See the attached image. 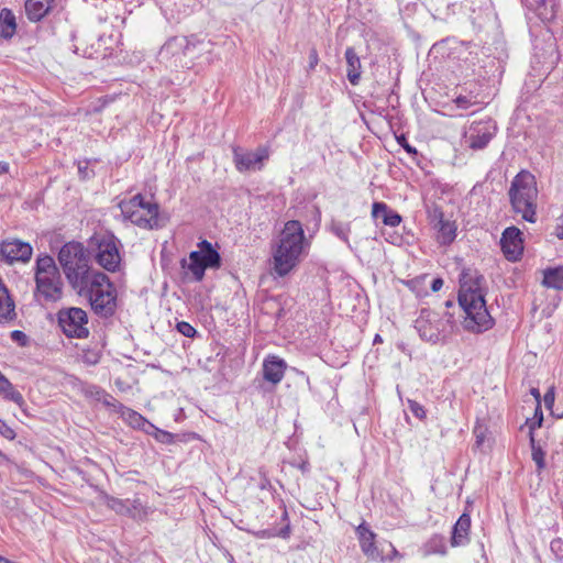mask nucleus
<instances>
[{"label":"nucleus","mask_w":563,"mask_h":563,"mask_svg":"<svg viewBox=\"0 0 563 563\" xmlns=\"http://www.w3.org/2000/svg\"><path fill=\"white\" fill-rule=\"evenodd\" d=\"M484 276L477 272L464 271L460 277L459 303L465 313L463 325L475 333L494 325L484 298Z\"/></svg>","instance_id":"nucleus-1"},{"label":"nucleus","mask_w":563,"mask_h":563,"mask_svg":"<svg viewBox=\"0 0 563 563\" xmlns=\"http://www.w3.org/2000/svg\"><path fill=\"white\" fill-rule=\"evenodd\" d=\"M305 249V232L297 220L285 223L273 246V272L278 277L287 276L300 262Z\"/></svg>","instance_id":"nucleus-2"},{"label":"nucleus","mask_w":563,"mask_h":563,"mask_svg":"<svg viewBox=\"0 0 563 563\" xmlns=\"http://www.w3.org/2000/svg\"><path fill=\"white\" fill-rule=\"evenodd\" d=\"M539 189L537 179L529 170L522 169L512 179L508 197L511 210L523 221L536 223Z\"/></svg>","instance_id":"nucleus-3"},{"label":"nucleus","mask_w":563,"mask_h":563,"mask_svg":"<svg viewBox=\"0 0 563 563\" xmlns=\"http://www.w3.org/2000/svg\"><path fill=\"white\" fill-rule=\"evenodd\" d=\"M58 264L71 289H82V286L95 273L99 271L90 266V256L79 242L64 244L57 255Z\"/></svg>","instance_id":"nucleus-4"},{"label":"nucleus","mask_w":563,"mask_h":563,"mask_svg":"<svg viewBox=\"0 0 563 563\" xmlns=\"http://www.w3.org/2000/svg\"><path fill=\"white\" fill-rule=\"evenodd\" d=\"M82 286L75 292L88 299L91 309L99 317H111L117 309V290L109 277L102 273H95Z\"/></svg>","instance_id":"nucleus-5"},{"label":"nucleus","mask_w":563,"mask_h":563,"mask_svg":"<svg viewBox=\"0 0 563 563\" xmlns=\"http://www.w3.org/2000/svg\"><path fill=\"white\" fill-rule=\"evenodd\" d=\"M35 296L55 302L63 296V280L51 255H40L35 263Z\"/></svg>","instance_id":"nucleus-6"},{"label":"nucleus","mask_w":563,"mask_h":563,"mask_svg":"<svg viewBox=\"0 0 563 563\" xmlns=\"http://www.w3.org/2000/svg\"><path fill=\"white\" fill-rule=\"evenodd\" d=\"M119 208L125 220L131 221L133 224L142 229L158 228V205L155 202L145 201L141 194L133 196L130 199L121 200Z\"/></svg>","instance_id":"nucleus-7"},{"label":"nucleus","mask_w":563,"mask_h":563,"mask_svg":"<svg viewBox=\"0 0 563 563\" xmlns=\"http://www.w3.org/2000/svg\"><path fill=\"white\" fill-rule=\"evenodd\" d=\"M415 328L423 341L437 344L445 340L452 329L451 317H442L430 309H421Z\"/></svg>","instance_id":"nucleus-8"},{"label":"nucleus","mask_w":563,"mask_h":563,"mask_svg":"<svg viewBox=\"0 0 563 563\" xmlns=\"http://www.w3.org/2000/svg\"><path fill=\"white\" fill-rule=\"evenodd\" d=\"M198 246L200 250L190 252L189 261L183 258L180 264L183 268L188 269L194 275L197 282H200L207 268H219L221 266V256L207 240H202Z\"/></svg>","instance_id":"nucleus-9"},{"label":"nucleus","mask_w":563,"mask_h":563,"mask_svg":"<svg viewBox=\"0 0 563 563\" xmlns=\"http://www.w3.org/2000/svg\"><path fill=\"white\" fill-rule=\"evenodd\" d=\"M57 322L67 338L87 339L89 336L88 314L81 308H62L57 312Z\"/></svg>","instance_id":"nucleus-10"},{"label":"nucleus","mask_w":563,"mask_h":563,"mask_svg":"<svg viewBox=\"0 0 563 563\" xmlns=\"http://www.w3.org/2000/svg\"><path fill=\"white\" fill-rule=\"evenodd\" d=\"M198 46H205V43L196 36H174L162 46L159 57L162 60L175 58V62L183 63V57L198 56Z\"/></svg>","instance_id":"nucleus-11"},{"label":"nucleus","mask_w":563,"mask_h":563,"mask_svg":"<svg viewBox=\"0 0 563 563\" xmlns=\"http://www.w3.org/2000/svg\"><path fill=\"white\" fill-rule=\"evenodd\" d=\"M119 241L113 235H104L97 240L95 250L96 262L108 272H117L121 265Z\"/></svg>","instance_id":"nucleus-12"},{"label":"nucleus","mask_w":563,"mask_h":563,"mask_svg":"<svg viewBox=\"0 0 563 563\" xmlns=\"http://www.w3.org/2000/svg\"><path fill=\"white\" fill-rule=\"evenodd\" d=\"M32 254L31 244L19 239H8L0 244V258L10 265L15 262L27 263Z\"/></svg>","instance_id":"nucleus-13"},{"label":"nucleus","mask_w":563,"mask_h":563,"mask_svg":"<svg viewBox=\"0 0 563 563\" xmlns=\"http://www.w3.org/2000/svg\"><path fill=\"white\" fill-rule=\"evenodd\" d=\"M500 245L508 261H519L523 253V239L520 229L514 225L506 228L501 234Z\"/></svg>","instance_id":"nucleus-14"},{"label":"nucleus","mask_w":563,"mask_h":563,"mask_svg":"<svg viewBox=\"0 0 563 563\" xmlns=\"http://www.w3.org/2000/svg\"><path fill=\"white\" fill-rule=\"evenodd\" d=\"M233 154L235 167L239 172L260 169L263 161L268 158V151L264 147H260L255 152H242L235 148Z\"/></svg>","instance_id":"nucleus-15"},{"label":"nucleus","mask_w":563,"mask_h":563,"mask_svg":"<svg viewBox=\"0 0 563 563\" xmlns=\"http://www.w3.org/2000/svg\"><path fill=\"white\" fill-rule=\"evenodd\" d=\"M495 126L490 122L473 123L470 128L468 142L473 150H483L490 142Z\"/></svg>","instance_id":"nucleus-16"},{"label":"nucleus","mask_w":563,"mask_h":563,"mask_svg":"<svg viewBox=\"0 0 563 563\" xmlns=\"http://www.w3.org/2000/svg\"><path fill=\"white\" fill-rule=\"evenodd\" d=\"M360 547L363 553L371 560H384L375 544L376 534L363 522L356 528Z\"/></svg>","instance_id":"nucleus-17"},{"label":"nucleus","mask_w":563,"mask_h":563,"mask_svg":"<svg viewBox=\"0 0 563 563\" xmlns=\"http://www.w3.org/2000/svg\"><path fill=\"white\" fill-rule=\"evenodd\" d=\"M285 369L286 363L284 360L277 356H269L263 363L264 379L272 384H278L284 377Z\"/></svg>","instance_id":"nucleus-18"},{"label":"nucleus","mask_w":563,"mask_h":563,"mask_svg":"<svg viewBox=\"0 0 563 563\" xmlns=\"http://www.w3.org/2000/svg\"><path fill=\"white\" fill-rule=\"evenodd\" d=\"M434 219H439L435 225L438 229L439 243L446 245L453 242L456 236V227L454 222L444 220L443 213L438 209L434 210Z\"/></svg>","instance_id":"nucleus-19"},{"label":"nucleus","mask_w":563,"mask_h":563,"mask_svg":"<svg viewBox=\"0 0 563 563\" xmlns=\"http://www.w3.org/2000/svg\"><path fill=\"white\" fill-rule=\"evenodd\" d=\"M471 528V517L467 514L461 515V517L455 522L452 537L451 544L452 547H461L465 545L468 542V532Z\"/></svg>","instance_id":"nucleus-20"},{"label":"nucleus","mask_w":563,"mask_h":563,"mask_svg":"<svg viewBox=\"0 0 563 563\" xmlns=\"http://www.w3.org/2000/svg\"><path fill=\"white\" fill-rule=\"evenodd\" d=\"M55 0H26L25 13L32 22L41 21L52 9Z\"/></svg>","instance_id":"nucleus-21"},{"label":"nucleus","mask_w":563,"mask_h":563,"mask_svg":"<svg viewBox=\"0 0 563 563\" xmlns=\"http://www.w3.org/2000/svg\"><path fill=\"white\" fill-rule=\"evenodd\" d=\"M16 317L15 305L9 291L0 279V322L7 323Z\"/></svg>","instance_id":"nucleus-22"},{"label":"nucleus","mask_w":563,"mask_h":563,"mask_svg":"<svg viewBox=\"0 0 563 563\" xmlns=\"http://www.w3.org/2000/svg\"><path fill=\"white\" fill-rule=\"evenodd\" d=\"M345 59H346V76L349 81L356 86L361 79V60L358 55L356 54L353 47H347L345 51Z\"/></svg>","instance_id":"nucleus-23"},{"label":"nucleus","mask_w":563,"mask_h":563,"mask_svg":"<svg viewBox=\"0 0 563 563\" xmlns=\"http://www.w3.org/2000/svg\"><path fill=\"white\" fill-rule=\"evenodd\" d=\"M542 420H543V417H542V412L540 411L538 420L536 422H532L529 426V429H530V445H531V451H532V460L537 464L538 471H541V470H543L545 467V461H544L545 453L541 449V446L536 443V440H534V437H533V430L536 428L541 427Z\"/></svg>","instance_id":"nucleus-24"},{"label":"nucleus","mask_w":563,"mask_h":563,"mask_svg":"<svg viewBox=\"0 0 563 563\" xmlns=\"http://www.w3.org/2000/svg\"><path fill=\"white\" fill-rule=\"evenodd\" d=\"M16 31V21L13 12L3 8L0 10V35L3 38H11L15 34Z\"/></svg>","instance_id":"nucleus-25"},{"label":"nucleus","mask_w":563,"mask_h":563,"mask_svg":"<svg viewBox=\"0 0 563 563\" xmlns=\"http://www.w3.org/2000/svg\"><path fill=\"white\" fill-rule=\"evenodd\" d=\"M380 211H384L383 223L389 227H397L401 222V217L388 208L384 202H374L372 207V216L374 218L380 217Z\"/></svg>","instance_id":"nucleus-26"},{"label":"nucleus","mask_w":563,"mask_h":563,"mask_svg":"<svg viewBox=\"0 0 563 563\" xmlns=\"http://www.w3.org/2000/svg\"><path fill=\"white\" fill-rule=\"evenodd\" d=\"M542 285L547 288L563 290V266L545 268Z\"/></svg>","instance_id":"nucleus-27"},{"label":"nucleus","mask_w":563,"mask_h":563,"mask_svg":"<svg viewBox=\"0 0 563 563\" xmlns=\"http://www.w3.org/2000/svg\"><path fill=\"white\" fill-rule=\"evenodd\" d=\"M0 397L5 400L12 401L20 407L24 404V398L21 395V393L18 391L13 387V385L10 383V380L4 375H2L1 372H0Z\"/></svg>","instance_id":"nucleus-28"},{"label":"nucleus","mask_w":563,"mask_h":563,"mask_svg":"<svg viewBox=\"0 0 563 563\" xmlns=\"http://www.w3.org/2000/svg\"><path fill=\"white\" fill-rule=\"evenodd\" d=\"M102 499L103 504L111 510L115 511L118 515L135 518V512L132 511V508L130 507V499H119L107 494L102 497Z\"/></svg>","instance_id":"nucleus-29"},{"label":"nucleus","mask_w":563,"mask_h":563,"mask_svg":"<svg viewBox=\"0 0 563 563\" xmlns=\"http://www.w3.org/2000/svg\"><path fill=\"white\" fill-rule=\"evenodd\" d=\"M118 412H120L122 418L133 428H143L147 422L139 412L123 406L122 404H118Z\"/></svg>","instance_id":"nucleus-30"},{"label":"nucleus","mask_w":563,"mask_h":563,"mask_svg":"<svg viewBox=\"0 0 563 563\" xmlns=\"http://www.w3.org/2000/svg\"><path fill=\"white\" fill-rule=\"evenodd\" d=\"M331 231L343 242L349 243V233L351 232L350 223L333 221L331 223Z\"/></svg>","instance_id":"nucleus-31"},{"label":"nucleus","mask_w":563,"mask_h":563,"mask_svg":"<svg viewBox=\"0 0 563 563\" xmlns=\"http://www.w3.org/2000/svg\"><path fill=\"white\" fill-rule=\"evenodd\" d=\"M95 396L98 401H101L107 407H113L118 411V404L120 402L113 396L99 388L96 389Z\"/></svg>","instance_id":"nucleus-32"},{"label":"nucleus","mask_w":563,"mask_h":563,"mask_svg":"<svg viewBox=\"0 0 563 563\" xmlns=\"http://www.w3.org/2000/svg\"><path fill=\"white\" fill-rule=\"evenodd\" d=\"M428 553H438L444 555L446 553V545L441 537H433L428 543Z\"/></svg>","instance_id":"nucleus-33"},{"label":"nucleus","mask_w":563,"mask_h":563,"mask_svg":"<svg viewBox=\"0 0 563 563\" xmlns=\"http://www.w3.org/2000/svg\"><path fill=\"white\" fill-rule=\"evenodd\" d=\"M552 553L555 555L558 563H563V541L561 539L552 540L550 544Z\"/></svg>","instance_id":"nucleus-34"},{"label":"nucleus","mask_w":563,"mask_h":563,"mask_svg":"<svg viewBox=\"0 0 563 563\" xmlns=\"http://www.w3.org/2000/svg\"><path fill=\"white\" fill-rule=\"evenodd\" d=\"M408 408H409V410L411 411V413L415 417H417V418H419L421 420L426 418V410H424L423 406H421L416 400L409 399L408 400Z\"/></svg>","instance_id":"nucleus-35"},{"label":"nucleus","mask_w":563,"mask_h":563,"mask_svg":"<svg viewBox=\"0 0 563 563\" xmlns=\"http://www.w3.org/2000/svg\"><path fill=\"white\" fill-rule=\"evenodd\" d=\"M178 331L187 338H192L196 334V329L188 322L181 321L177 324Z\"/></svg>","instance_id":"nucleus-36"},{"label":"nucleus","mask_w":563,"mask_h":563,"mask_svg":"<svg viewBox=\"0 0 563 563\" xmlns=\"http://www.w3.org/2000/svg\"><path fill=\"white\" fill-rule=\"evenodd\" d=\"M0 434L9 440H13L15 438L14 430L1 419H0Z\"/></svg>","instance_id":"nucleus-37"},{"label":"nucleus","mask_w":563,"mask_h":563,"mask_svg":"<svg viewBox=\"0 0 563 563\" xmlns=\"http://www.w3.org/2000/svg\"><path fill=\"white\" fill-rule=\"evenodd\" d=\"M130 507L132 508V511L135 512V518L143 515H146L145 507L140 501V499H133L130 500Z\"/></svg>","instance_id":"nucleus-38"},{"label":"nucleus","mask_w":563,"mask_h":563,"mask_svg":"<svg viewBox=\"0 0 563 563\" xmlns=\"http://www.w3.org/2000/svg\"><path fill=\"white\" fill-rule=\"evenodd\" d=\"M554 400H555V394H554V388L552 387L545 393L543 401H544L545 407L550 409V408H552Z\"/></svg>","instance_id":"nucleus-39"},{"label":"nucleus","mask_w":563,"mask_h":563,"mask_svg":"<svg viewBox=\"0 0 563 563\" xmlns=\"http://www.w3.org/2000/svg\"><path fill=\"white\" fill-rule=\"evenodd\" d=\"M455 103L459 108H462V109H467L472 104L471 100L465 96L457 97L455 99Z\"/></svg>","instance_id":"nucleus-40"},{"label":"nucleus","mask_w":563,"mask_h":563,"mask_svg":"<svg viewBox=\"0 0 563 563\" xmlns=\"http://www.w3.org/2000/svg\"><path fill=\"white\" fill-rule=\"evenodd\" d=\"M398 140V143L404 147V150L409 153V154H416L417 151L415 147H412L411 145H409L407 142H406V137L404 135H401L400 137L397 139Z\"/></svg>","instance_id":"nucleus-41"},{"label":"nucleus","mask_w":563,"mask_h":563,"mask_svg":"<svg viewBox=\"0 0 563 563\" xmlns=\"http://www.w3.org/2000/svg\"><path fill=\"white\" fill-rule=\"evenodd\" d=\"M85 362L90 365H95L99 362V356L97 353L88 352L85 354Z\"/></svg>","instance_id":"nucleus-42"},{"label":"nucleus","mask_w":563,"mask_h":563,"mask_svg":"<svg viewBox=\"0 0 563 563\" xmlns=\"http://www.w3.org/2000/svg\"><path fill=\"white\" fill-rule=\"evenodd\" d=\"M319 62L318 53L312 48L309 53V67L314 68Z\"/></svg>","instance_id":"nucleus-43"},{"label":"nucleus","mask_w":563,"mask_h":563,"mask_svg":"<svg viewBox=\"0 0 563 563\" xmlns=\"http://www.w3.org/2000/svg\"><path fill=\"white\" fill-rule=\"evenodd\" d=\"M157 439L164 443H169L173 440V434L167 431H159Z\"/></svg>","instance_id":"nucleus-44"},{"label":"nucleus","mask_w":563,"mask_h":563,"mask_svg":"<svg viewBox=\"0 0 563 563\" xmlns=\"http://www.w3.org/2000/svg\"><path fill=\"white\" fill-rule=\"evenodd\" d=\"M443 286V280L441 278H434L431 284L432 291H439Z\"/></svg>","instance_id":"nucleus-45"},{"label":"nucleus","mask_w":563,"mask_h":563,"mask_svg":"<svg viewBox=\"0 0 563 563\" xmlns=\"http://www.w3.org/2000/svg\"><path fill=\"white\" fill-rule=\"evenodd\" d=\"M531 394L533 395V397L536 398V400L538 401V407L536 409V416H538L539 411H540V393L537 388H532L531 389Z\"/></svg>","instance_id":"nucleus-46"},{"label":"nucleus","mask_w":563,"mask_h":563,"mask_svg":"<svg viewBox=\"0 0 563 563\" xmlns=\"http://www.w3.org/2000/svg\"><path fill=\"white\" fill-rule=\"evenodd\" d=\"M11 338H12L14 341H21V340H24V339H25V334H24L22 331L14 330V331L11 333Z\"/></svg>","instance_id":"nucleus-47"},{"label":"nucleus","mask_w":563,"mask_h":563,"mask_svg":"<svg viewBox=\"0 0 563 563\" xmlns=\"http://www.w3.org/2000/svg\"><path fill=\"white\" fill-rule=\"evenodd\" d=\"M554 234L558 239L563 240V224L559 223L554 230Z\"/></svg>","instance_id":"nucleus-48"},{"label":"nucleus","mask_w":563,"mask_h":563,"mask_svg":"<svg viewBox=\"0 0 563 563\" xmlns=\"http://www.w3.org/2000/svg\"><path fill=\"white\" fill-rule=\"evenodd\" d=\"M9 172V163L0 162V175L7 174Z\"/></svg>","instance_id":"nucleus-49"},{"label":"nucleus","mask_w":563,"mask_h":563,"mask_svg":"<svg viewBox=\"0 0 563 563\" xmlns=\"http://www.w3.org/2000/svg\"><path fill=\"white\" fill-rule=\"evenodd\" d=\"M390 548H391V555L389 556V559L397 558L400 555L399 552L396 550V548L393 547V544H390Z\"/></svg>","instance_id":"nucleus-50"},{"label":"nucleus","mask_w":563,"mask_h":563,"mask_svg":"<svg viewBox=\"0 0 563 563\" xmlns=\"http://www.w3.org/2000/svg\"><path fill=\"white\" fill-rule=\"evenodd\" d=\"M383 342V339L379 334H376L375 338H374V344L376 343H382Z\"/></svg>","instance_id":"nucleus-51"},{"label":"nucleus","mask_w":563,"mask_h":563,"mask_svg":"<svg viewBox=\"0 0 563 563\" xmlns=\"http://www.w3.org/2000/svg\"><path fill=\"white\" fill-rule=\"evenodd\" d=\"M561 224H563V216L559 218Z\"/></svg>","instance_id":"nucleus-52"},{"label":"nucleus","mask_w":563,"mask_h":563,"mask_svg":"<svg viewBox=\"0 0 563 563\" xmlns=\"http://www.w3.org/2000/svg\"><path fill=\"white\" fill-rule=\"evenodd\" d=\"M382 219H384V211H380V217Z\"/></svg>","instance_id":"nucleus-53"}]
</instances>
